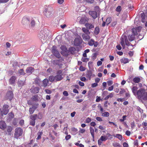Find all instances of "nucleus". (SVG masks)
<instances>
[{"mask_svg":"<svg viewBox=\"0 0 147 147\" xmlns=\"http://www.w3.org/2000/svg\"><path fill=\"white\" fill-rule=\"evenodd\" d=\"M136 95L139 99H142L144 100H147V92H146L144 90L140 89L137 92Z\"/></svg>","mask_w":147,"mask_h":147,"instance_id":"1","label":"nucleus"},{"mask_svg":"<svg viewBox=\"0 0 147 147\" xmlns=\"http://www.w3.org/2000/svg\"><path fill=\"white\" fill-rule=\"evenodd\" d=\"M121 44L123 48H124L125 46V43L126 45L128 46V49H132V46L131 44V46L130 43L128 41L127 38L126 36L123 35L122 36L121 38Z\"/></svg>","mask_w":147,"mask_h":147,"instance_id":"2","label":"nucleus"},{"mask_svg":"<svg viewBox=\"0 0 147 147\" xmlns=\"http://www.w3.org/2000/svg\"><path fill=\"white\" fill-rule=\"evenodd\" d=\"M44 13L47 18H50L53 16V9L52 8L48 7L45 9Z\"/></svg>","mask_w":147,"mask_h":147,"instance_id":"3","label":"nucleus"},{"mask_svg":"<svg viewBox=\"0 0 147 147\" xmlns=\"http://www.w3.org/2000/svg\"><path fill=\"white\" fill-rule=\"evenodd\" d=\"M48 31L46 30H42L40 32L38 37L40 39L45 40L47 38Z\"/></svg>","mask_w":147,"mask_h":147,"instance_id":"4","label":"nucleus"},{"mask_svg":"<svg viewBox=\"0 0 147 147\" xmlns=\"http://www.w3.org/2000/svg\"><path fill=\"white\" fill-rule=\"evenodd\" d=\"M22 130L21 128L17 127L15 129L14 137L17 138L20 136L22 134Z\"/></svg>","mask_w":147,"mask_h":147,"instance_id":"5","label":"nucleus"},{"mask_svg":"<svg viewBox=\"0 0 147 147\" xmlns=\"http://www.w3.org/2000/svg\"><path fill=\"white\" fill-rule=\"evenodd\" d=\"M62 71L60 70L58 71L57 73V75L55 76V80L57 81L61 80L63 79V77H62Z\"/></svg>","mask_w":147,"mask_h":147,"instance_id":"6","label":"nucleus"},{"mask_svg":"<svg viewBox=\"0 0 147 147\" xmlns=\"http://www.w3.org/2000/svg\"><path fill=\"white\" fill-rule=\"evenodd\" d=\"M17 78L15 76H12L9 79V85H12L13 86H15V85L16 80Z\"/></svg>","mask_w":147,"mask_h":147,"instance_id":"7","label":"nucleus"},{"mask_svg":"<svg viewBox=\"0 0 147 147\" xmlns=\"http://www.w3.org/2000/svg\"><path fill=\"white\" fill-rule=\"evenodd\" d=\"M55 47L53 46L52 48V52L54 55L57 57L59 58L60 57V55L59 52L55 49Z\"/></svg>","mask_w":147,"mask_h":147,"instance_id":"8","label":"nucleus"},{"mask_svg":"<svg viewBox=\"0 0 147 147\" xmlns=\"http://www.w3.org/2000/svg\"><path fill=\"white\" fill-rule=\"evenodd\" d=\"M9 106L7 105H4L3 108L2 112H3V114L6 115L9 112V109L8 108Z\"/></svg>","mask_w":147,"mask_h":147,"instance_id":"9","label":"nucleus"},{"mask_svg":"<svg viewBox=\"0 0 147 147\" xmlns=\"http://www.w3.org/2000/svg\"><path fill=\"white\" fill-rule=\"evenodd\" d=\"M6 97L7 99H9L10 100H11L13 97L12 92L11 91L8 92L6 94Z\"/></svg>","mask_w":147,"mask_h":147,"instance_id":"10","label":"nucleus"},{"mask_svg":"<svg viewBox=\"0 0 147 147\" xmlns=\"http://www.w3.org/2000/svg\"><path fill=\"white\" fill-rule=\"evenodd\" d=\"M107 138L106 136H101L100 138L98 140V144L100 146L101 145L102 141H105L107 140Z\"/></svg>","mask_w":147,"mask_h":147,"instance_id":"11","label":"nucleus"},{"mask_svg":"<svg viewBox=\"0 0 147 147\" xmlns=\"http://www.w3.org/2000/svg\"><path fill=\"white\" fill-rule=\"evenodd\" d=\"M30 18H24L22 20V23L24 25L28 24L30 23Z\"/></svg>","mask_w":147,"mask_h":147,"instance_id":"12","label":"nucleus"},{"mask_svg":"<svg viewBox=\"0 0 147 147\" xmlns=\"http://www.w3.org/2000/svg\"><path fill=\"white\" fill-rule=\"evenodd\" d=\"M90 34H82V37L83 39L85 41L88 40L90 38V37L89 35Z\"/></svg>","mask_w":147,"mask_h":147,"instance_id":"13","label":"nucleus"},{"mask_svg":"<svg viewBox=\"0 0 147 147\" xmlns=\"http://www.w3.org/2000/svg\"><path fill=\"white\" fill-rule=\"evenodd\" d=\"M39 88L38 87H33L30 90L31 92L34 93H38L39 91Z\"/></svg>","mask_w":147,"mask_h":147,"instance_id":"14","label":"nucleus"},{"mask_svg":"<svg viewBox=\"0 0 147 147\" xmlns=\"http://www.w3.org/2000/svg\"><path fill=\"white\" fill-rule=\"evenodd\" d=\"M6 127V125L5 122L3 121H0V128L2 129H4Z\"/></svg>","mask_w":147,"mask_h":147,"instance_id":"15","label":"nucleus"},{"mask_svg":"<svg viewBox=\"0 0 147 147\" xmlns=\"http://www.w3.org/2000/svg\"><path fill=\"white\" fill-rule=\"evenodd\" d=\"M89 13L94 19L97 17L96 12L95 11H90L89 12Z\"/></svg>","mask_w":147,"mask_h":147,"instance_id":"16","label":"nucleus"},{"mask_svg":"<svg viewBox=\"0 0 147 147\" xmlns=\"http://www.w3.org/2000/svg\"><path fill=\"white\" fill-rule=\"evenodd\" d=\"M30 21L31 26L32 27H34L35 24V20H36L37 19L35 18H30Z\"/></svg>","mask_w":147,"mask_h":147,"instance_id":"17","label":"nucleus"},{"mask_svg":"<svg viewBox=\"0 0 147 147\" xmlns=\"http://www.w3.org/2000/svg\"><path fill=\"white\" fill-rule=\"evenodd\" d=\"M82 30L84 33L82 34H90V32L89 31V30L86 28H83Z\"/></svg>","mask_w":147,"mask_h":147,"instance_id":"18","label":"nucleus"},{"mask_svg":"<svg viewBox=\"0 0 147 147\" xmlns=\"http://www.w3.org/2000/svg\"><path fill=\"white\" fill-rule=\"evenodd\" d=\"M120 61L121 63L125 64L128 63L129 61L127 58L123 57L120 59Z\"/></svg>","mask_w":147,"mask_h":147,"instance_id":"19","label":"nucleus"},{"mask_svg":"<svg viewBox=\"0 0 147 147\" xmlns=\"http://www.w3.org/2000/svg\"><path fill=\"white\" fill-rule=\"evenodd\" d=\"M85 26L87 29H92L94 28V26L91 24L86 23L85 24Z\"/></svg>","mask_w":147,"mask_h":147,"instance_id":"20","label":"nucleus"},{"mask_svg":"<svg viewBox=\"0 0 147 147\" xmlns=\"http://www.w3.org/2000/svg\"><path fill=\"white\" fill-rule=\"evenodd\" d=\"M90 132L93 138V140L94 141V129L92 127L90 128Z\"/></svg>","mask_w":147,"mask_h":147,"instance_id":"21","label":"nucleus"},{"mask_svg":"<svg viewBox=\"0 0 147 147\" xmlns=\"http://www.w3.org/2000/svg\"><path fill=\"white\" fill-rule=\"evenodd\" d=\"M33 68L32 67H29L26 70V73L28 74H31L33 71Z\"/></svg>","mask_w":147,"mask_h":147,"instance_id":"22","label":"nucleus"},{"mask_svg":"<svg viewBox=\"0 0 147 147\" xmlns=\"http://www.w3.org/2000/svg\"><path fill=\"white\" fill-rule=\"evenodd\" d=\"M65 127H64L63 129L64 133L66 135H67L68 133L67 132V127L68 125L66 124V125H64Z\"/></svg>","mask_w":147,"mask_h":147,"instance_id":"23","label":"nucleus"},{"mask_svg":"<svg viewBox=\"0 0 147 147\" xmlns=\"http://www.w3.org/2000/svg\"><path fill=\"white\" fill-rule=\"evenodd\" d=\"M19 87H22L25 84V81H24L20 80L18 82Z\"/></svg>","mask_w":147,"mask_h":147,"instance_id":"24","label":"nucleus"},{"mask_svg":"<svg viewBox=\"0 0 147 147\" xmlns=\"http://www.w3.org/2000/svg\"><path fill=\"white\" fill-rule=\"evenodd\" d=\"M48 82V80L47 79H45L43 81V84L44 87H46L47 86Z\"/></svg>","mask_w":147,"mask_h":147,"instance_id":"25","label":"nucleus"},{"mask_svg":"<svg viewBox=\"0 0 147 147\" xmlns=\"http://www.w3.org/2000/svg\"><path fill=\"white\" fill-rule=\"evenodd\" d=\"M100 113L102 114V116L103 117H108L109 115V113L107 111Z\"/></svg>","mask_w":147,"mask_h":147,"instance_id":"26","label":"nucleus"},{"mask_svg":"<svg viewBox=\"0 0 147 147\" xmlns=\"http://www.w3.org/2000/svg\"><path fill=\"white\" fill-rule=\"evenodd\" d=\"M37 116V114H34L33 115L30 116V118L31 120L35 121Z\"/></svg>","mask_w":147,"mask_h":147,"instance_id":"27","label":"nucleus"},{"mask_svg":"<svg viewBox=\"0 0 147 147\" xmlns=\"http://www.w3.org/2000/svg\"><path fill=\"white\" fill-rule=\"evenodd\" d=\"M140 80V79L139 78L136 77L133 79V81L135 83H139Z\"/></svg>","mask_w":147,"mask_h":147,"instance_id":"28","label":"nucleus"},{"mask_svg":"<svg viewBox=\"0 0 147 147\" xmlns=\"http://www.w3.org/2000/svg\"><path fill=\"white\" fill-rule=\"evenodd\" d=\"M114 136L115 137L117 138L120 140H121L122 139V136L120 134H117L116 135H114Z\"/></svg>","mask_w":147,"mask_h":147,"instance_id":"29","label":"nucleus"},{"mask_svg":"<svg viewBox=\"0 0 147 147\" xmlns=\"http://www.w3.org/2000/svg\"><path fill=\"white\" fill-rule=\"evenodd\" d=\"M138 89V88L136 86H134L132 89V91L134 95H136V92Z\"/></svg>","mask_w":147,"mask_h":147,"instance_id":"30","label":"nucleus"},{"mask_svg":"<svg viewBox=\"0 0 147 147\" xmlns=\"http://www.w3.org/2000/svg\"><path fill=\"white\" fill-rule=\"evenodd\" d=\"M142 125L145 130H147V122H144L142 123Z\"/></svg>","mask_w":147,"mask_h":147,"instance_id":"31","label":"nucleus"},{"mask_svg":"<svg viewBox=\"0 0 147 147\" xmlns=\"http://www.w3.org/2000/svg\"><path fill=\"white\" fill-rule=\"evenodd\" d=\"M94 40L91 39L88 43V44L90 46H92L94 44Z\"/></svg>","mask_w":147,"mask_h":147,"instance_id":"32","label":"nucleus"},{"mask_svg":"<svg viewBox=\"0 0 147 147\" xmlns=\"http://www.w3.org/2000/svg\"><path fill=\"white\" fill-rule=\"evenodd\" d=\"M49 80L51 82H53L55 80V76H50L49 78Z\"/></svg>","mask_w":147,"mask_h":147,"instance_id":"33","label":"nucleus"},{"mask_svg":"<svg viewBox=\"0 0 147 147\" xmlns=\"http://www.w3.org/2000/svg\"><path fill=\"white\" fill-rule=\"evenodd\" d=\"M92 76V74L91 71H89L87 74L86 76L87 77H88L90 79L91 76ZM93 76H94V75H93Z\"/></svg>","mask_w":147,"mask_h":147,"instance_id":"34","label":"nucleus"},{"mask_svg":"<svg viewBox=\"0 0 147 147\" xmlns=\"http://www.w3.org/2000/svg\"><path fill=\"white\" fill-rule=\"evenodd\" d=\"M86 21V20L85 18H82L80 21V24H82L85 23Z\"/></svg>","mask_w":147,"mask_h":147,"instance_id":"35","label":"nucleus"},{"mask_svg":"<svg viewBox=\"0 0 147 147\" xmlns=\"http://www.w3.org/2000/svg\"><path fill=\"white\" fill-rule=\"evenodd\" d=\"M111 18H108L106 21V24L108 25L111 22Z\"/></svg>","mask_w":147,"mask_h":147,"instance_id":"36","label":"nucleus"},{"mask_svg":"<svg viewBox=\"0 0 147 147\" xmlns=\"http://www.w3.org/2000/svg\"><path fill=\"white\" fill-rule=\"evenodd\" d=\"M129 40L130 41H132L133 40L134 38V35H131V36H129L128 37Z\"/></svg>","mask_w":147,"mask_h":147,"instance_id":"37","label":"nucleus"},{"mask_svg":"<svg viewBox=\"0 0 147 147\" xmlns=\"http://www.w3.org/2000/svg\"><path fill=\"white\" fill-rule=\"evenodd\" d=\"M12 130V128L11 126H8L7 127V131L9 133V134H10V133L11 132Z\"/></svg>","mask_w":147,"mask_h":147,"instance_id":"38","label":"nucleus"},{"mask_svg":"<svg viewBox=\"0 0 147 147\" xmlns=\"http://www.w3.org/2000/svg\"><path fill=\"white\" fill-rule=\"evenodd\" d=\"M43 117L42 114L40 113H39L38 114L37 116L38 118L40 119H41L43 118Z\"/></svg>","mask_w":147,"mask_h":147,"instance_id":"39","label":"nucleus"},{"mask_svg":"<svg viewBox=\"0 0 147 147\" xmlns=\"http://www.w3.org/2000/svg\"><path fill=\"white\" fill-rule=\"evenodd\" d=\"M99 32V29L98 27H96L95 28L94 31V33L96 34H97Z\"/></svg>","mask_w":147,"mask_h":147,"instance_id":"40","label":"nucleus"},{"mask_svg":"<svg viewBox=\"0 0 147 147\" xmlns=\"http://www.w3.org/2000/svg\"><path fill=\"white\" fill-rule=\"evenodd\" d=\"M42 133L41 132H39L37 133L38 137L36 138L37 140H39L41 138V136L42 135Z\"/></svg>","mask_w":147,"mask_h":147,"instance_id":"41","label":"nucleus"},{"mask_svg":"<svg viewBox=\"0 0 147 147\" xmlns=\"http://www.w3.org/2000/svg\"><path fill=\"white\" fill-rule=\"evenodd\" d=\"M29 111L30 114H32L34 113L35 110L32 107L29 108Z\"/></svg>","mask_w":147,"mask_h":147,"instance_id":"42","label":"nucleus"},{"mask_svg":"<svg viewBox=\"0 0 147 147\" xmlns=\"http://www.w3.org/2000/svg\"><path fill=\"white\" fill-rule=\"evenodd\" d=\"M35 121L31 120L30 121V125L34 126L35 125Z\"/></svg>","mask_w":147,"mask_h":147,"instance_id":"43","label":"nucleus"},{"mask_svg":"<svg viewBox=\"0 0 147 147\" xmlns=\"http://www.w3.org/2000/svg\"><path fill=\"white\" fill-rule=\"evenodd\" d=\"M60 48L61 50L64 51H66L67 50V48L64 46H62Z\"/></svg>","mask_w":147,"mask_h":147,"instance_id":"44","label":"nucleus"},{"mask_svg":"<svg viewBox=\"0 0 147 147\" xmlns=\"http://www.w3.org/2000/svg\"><path fill=\"white\" fill-rule=\"evenodd\" d=\"M132 32L134 35L137 34V32L136 29L135 28H132Z\"/></svg>","mask_w":147,"mask_h":147,"instance_id":"45","label":"nucleus"},{"mask_svg":"<svg viewBox=\"0 0 147 147\" xmlns=\"http://www.w3.org/2000/svg\"><path fill=\"white\" fill-rule=\"evenodd\" d=\"M113 145L114 147H120V144L117 142H114L113 143Z\"/></svg>","mask_w":147,"mask_h":147,"instance_id":"46","label":"nucleus"},{"mask_svg":"<svg viewBox=\"0 0 147 147\" xmlns=\"http://www.w3.org/2000/svg\"><path fill=\"white\" fill-rule=\"evenodd\" d=\"M24 37L23 34H21V36H20L18 38V39L20 41L22 40V39H23L24 38Z\"/></svg>","mask_w":147,"mask_h":147,"instance_id":"47","label":"nucleus"},{"mask_svg":"<svg viewBox=\"0 0 147 147\" xmlns=\"http://www.w3.org/2000/svg\"><path fill=\"white\" fill-rule=\"evenodd\" d=\"M19 73L20 74V75H24L25 74L23 69H22L20 70L19 71Z\"/></svg>","mask_w":147,"mask_h":147,"instance_id":"48","label":"nucleus"},{"mask_svg":"<svg viewBox=\"0 0 147 147\" xmlns=\"http://www.w3.org/2000/svg\"><path fill=\"white\" fill-rule=\"evenodd\" d=\"M82 61L84 62H86L88 61V59L87 58L83 57L82 58Z\"/></svg>","mask_w":147,"mask_h":147,"instance_id":"49","label":"nucleus"},{"mask_svg":"<svg viewBox=\"0 0 147 147\" xmlns=\"http://www.w3.org/2000/svg\"><path fill=\"white\" fill-rule=\"evenodd\" d=\"M85 131V130L83 129H82L81 128H80V130L79 132L80 133L83 134L84 133Z\"/></svg>","mask_w":147,"mask_h":147,"instance_id":"50","label":"nucleus"},{"mask_svg":"<svg viewBox=\"0 0 147 147\" xmlns=\"http://www.w3.org/2000/svg\"><path fill=\"white\" fill-rule=\"evenodd\" d=\"M107 84L109 86H110L113 84V82L112 81L110 80L107 82Z\"/></svg>","mask_w":147,"mask_h":147,"instance_id":"51","label":"nucleus"},{"mask_svg":"<svg viewBox=\"0 0 147 147\" xmlns=\"http://www.w3.org/2000/svg\"><path fill=\"white\" fill-rule=\"evenodd\" d=\"M137 110L139 111L140 113H143V110L141 109L139 107H137Z\"/></svg>","mask_w":147,"mask_h":147,"instance_id":"52","label":"nucleus"},{"mask_svg":"<svg viewBox=\"0 0 147 147\" xmlns=\"http://www.w3.org/2000/svg\"><path fill=\"white\" fill-rule=\"evenodd\" d=\"M63 94L65 96H68V92L66 91H63Z\"/></svg>","mask_w":147,"mask_h":147,"instance_id":"53","label":"nucleus"},{"mask_svg":"<svg viewBox=\"0 0 147 147\" xmlns=\"http://www.w3.org/2000/svg\"><path fill=\"white\" fill-rule=\"evenodd\" d=\"M121 10V7L120 6H118L116 9V11L118 12L120 11Z\"/></svg>","mask_w":147,"mask_h":147,"instance_id":"54","label":"nucleus"},{"mask_svg":"<svg viewBox=\"0 0 147 147\" xmlns=\"http://www.w3.org/2000/svg\"><path fill=\"white\" fill-rule=\"evenodd\" d=\"M144 13L141 14V17L142 18V22H144Z\"/></svg>","mask_w":147,"mask_h":147,"instance_id":"55","label":"nucleus"},{"mask_svg":"<svg viewBox=\"0 0 147 147\" xmlns=\"http://www.w3.org/2000/svg\"><path fill=\"white\" fill-rule=\"evenodd\" d=\"M79 69L81 71H83L85 70V68L84 67H83L82 66H81L80 67Z\"/></svg>","mask_w":147,"mask_h":147,"instance_id":"56","label":"nucleus"},{"mask_svg":"<svg viewBox=\"0 0 147 147\" xmlns=\"http://www.w3.org/2000/svg\"><path fill=\"white\" fill-rule=\"evenodd\" d=\"M9 117L10 118H11L13 117L14 115L12 113H10L9 114Z\"/></svg>","mask_w":147,"mask_h":147,"instance_id":"57","label":"nucleus"},{"mask_svg":"<svg viewBox=\"0 0 147 147\" xmlns=\"http://www.w3.org/2000/svg\"><path fill=\"white\" fill-rule=\"evenodd\" d=\"M91 120L90 118L89 117H88L86 120V123H89L91 122Z\"/></svg>","mask_w":147,"mask_h":147,"instance_id":"58","label":"nucleus"},{"mask_svg":"<svg viewBox=\"0 0 147 147\" xmlns=\"http://www.w3.org/2000/svg\"><path fill=\"white\" fill-rule=\"evenodd\" d=\"M96 119L98 121H102L101 117H97L96 118Z\"/></svg>","mask_w":147,"mask_h":147,"instance_id":"59","label":"nucleus"},{"mask_svg":"<svg viewBox=\"0 0 147 147\" xmlns=\"http://www.w3.org/2000/svg\"><path fill=\"white\" fill-rule=\"evenodd\" d=\"M98 85V84L96 83H94L92 84L91 85V86L92 88H94L96 87Z\"/></svg>","mask_w":147,"mask_h":147,"instance_id":"60","label":"nucleus"},{"mask_svg":"<svg viewBox=\"0 0 147 147\" xmlns=\"http://www.w3.org/2000/svg\"><path fill=\"white\" fill-rule=\"evenodd\" d=\"M102 63L101 61H98L97 65L98 66H99L101 65L102 64Z\"/></svg>","mask_w":147,"mask_h":147,"instance_id":"61","label":"nucleus"},{"mask_svg":"<svg viewBox=\"0 0 147 147\" xmlns=\"http://www.w3.org/2000/svg\"><path fill=\"white\" fill-rule=\"evenodd\" d=\"M125 92V91L124 89H121L119 93L121 94H122L124 93Z\"/></svg>","mask_w":147,"mask_h":147,"instance_id":"62","label":"nucleus"},{"mask_svg":"<svg viewBox=\"0 0 147 147\" xmlns=\"http://www.w3.org/2000/svg\"><path fill=\"white\" fill-rule=\"evenodd\" d=\"M114 88V86H112L111 87H109L108 89V90L109 91H112L113 90V89Z\"/></svg>","mask_w":147,"mask_h":147,"instance_id":"63","label":"nucleus"},{"mask_svg":"<svg viewBox=\"0 0 147 147\" xmlns=\"http://www.w3.org/2000/svg\"><path fill=\"white\" fill-rule=\"evenodd\" d=\"M71 136L70 135H67L65 137V139L66 140H68L71 138Z\"/></svg>","mask_w":147,"mask_h":147,"instance_id":"64","label":"nucleus"}]
</instances>
